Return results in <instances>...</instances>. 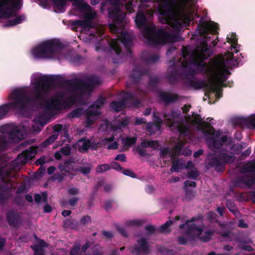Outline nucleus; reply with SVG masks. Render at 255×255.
<instances>
[{"label":"nucleus","mask_w":255,"mask_h":255,"mask_svg":"<svg viewBox=\"0 0 255 255\" xmlns=\"http://www.w3.org/2000/svg\"><path fill=\"white\" fill-rule=\"evenodd\" d=\"M70 153V148L69 146H65L61 148L60 151L55 153V157L57 159H60L62 156V154L64 155H68Z\"/></svg>","instance_id":"obj_20"},{"label":"nucleus","mask_w":255,"mask_h":255,"mask_svg":"<svg viewBox=\"0 0 255 255\" xmlns=\"http://www.w3.org/2000/svg\"><path fill=\"white\" fill-rule=\"evenodd\" d=\"M190 108V107L189 106H185L183 108V112H187V111H188L189 110Z\"/></svg>","instance_id":"obj_59"},{"label":"nucleus","mask_w":255,"mask_h":255,"mask_svg":"<svg viewBox=\"0 0 255 255\" xmlns=\"http://www.w3.org/2000/svg\"><path fill=\"white\" fill-rule=\"evenodd\" d=\"M8 221L10 225H13L14 223V222L12 221L9 216L8 217Z\"/></svg>","instance_id":"obj_64"},{"label":"nucleus","mask_w":255,"mask_h":255,"mask_svg":"<svg viewBox=\"0 0 255 255\" xmlns=\"http://www.w3.org/2000/svg\"><path fill=\"white\" fill-rule=\"evenodd\" d=\"M62 126L60 125H56L54 127V130L56 132L60 131L62 129Z\"/></svg>","instance_id":"obj_49"},{"label":"nucleus","mask_w":255,"mask_h":255,"mask_svg":"<svg viewBox=\"0 0 255 255\" xmlns=\"http://www.w3.org/2000/svg\"><path fill=\"white\" fill-rule=\"evenodd\" d=\"M25 199L27 201H28L29 202H31L33 200V198L31 195H26L25 196Z\"/></svg>","instance_id":"obj_57"},{"label":"nucleus","mask_w":255,"mask_h":255,"mask_svg":"<svg viewBox=\"0 0 255 255\" xmlns=\"http://www.w3.org/2000/svg\"><path fill=\"white\" fill-rule=\"evenodd\" d=\"M79 192V190L78 189L76 188H71L68 190V193L71 195H76Z\"/></svg>","instance_id":"obj_37"},{"label":"nucleus","mask_w":255,"mask_h":255,"mask_svg":"<svg viewBox=\"0 0 255 255\" xmlns=\"http://www.w3.org/2000/svg\"><path fill=\"white\" fill-rule=\"evenodd\" d=\"M187 169L188 177L192 178H195L198 175V172L195 168H194L193 164L191 161H188L186 166Z\"/></svg>","instance_id":"obj_17"},{"label":"nucleus","mask_w":255,"mask_h":255,"mask_svg":"<svg viewBox=\"0 0 255 255\" xmlns=\"http://www.w3.org/2000/svg\"><path fill=\"white\" fill-rule=\"evenodd\" d=\"M179 114L178 112H173L171 115H165V119L170 123L167 125L170 127H175L177 130L181 134L185 135L188 133L189 126L196 125L198 129L203 134V136L209 146L213 150L221 149L219 151L220 153V158L224 162L231 163L234 160V155L238 153L239 146L233 143L232 139L219 131H215L211 126L210 122L213 119H207V122H203L199 115H195L192 117L186 119L188 125L178 124L175 121L178 119Z\"/></svg>","instance_id":"obj_4"},{"label":"nucleus","mask_w":255,"mask_h":255,"mask_svg":"<svg viewBox=\"0 0 255 255\" xmlns=\"http://www.w3.org/2000/svg\"><path fill=\"white\" fill-rule=\"evenodd\" d=\"M78 200V199L77 198H74L70 200L69 202L70 206H71V207H74L76 205Z\"/></svg>","instance_id":"obj_42"},{"label":"nucleus","mask_w":255,"mask_h":255,"mask_svg":"<svg viewBox=\"0 0 255 255\" xmlns=\"http://www.w3.org/2000/svg\"><path fill=\"white\" fill-rule=\"evenodd\" d=\"M22 0H0V17L6 18V26H12L22 22L24 15H17L16 10L22 5Z\"/></svg>","instance_id":"obj_8"},{"label":"nucleus","mask_w":255,"mask_h":255,"mask_svg":"<svg viewBox=\"0 0 255 255\" xmlns=\"http://www.w3.org/2000/svg\"><path fill=\"white\" fill-rule=\"evenodd\" d=\"M194 219L191 221H187L184 225L180 226V228L183 230L184 236L186 239L183 237L178 239V242L181 244H185L188 240H196L200 239L202 241L206 242L210 240L212 232L203 233V227L194 223Z\"/></svg>","instance_id":"obj_9"},{"label":"nucleus","mask_w":255,"mask_h":255,"mask_svg":"<svg viewBox=\"0 0 255 255\" xmlns=\"http://www.w3.org/2000/svg\"><path fill=\"white\" fill-rule=\"evenodd\" d=\"M73 1L74 8L82 12L84 16V20H78L75 22L77 28H81V31L86 30L92 27L89 21L96 16V12L82 0H53L54 11L56 12H63L65 11L68 2Z\"/></svg>","instance_id":"obj_6"},{"label":"nucleus","mask_w":255,"mask_h":255,"mask_svg":"<svg viewBox=\"0 0 255 255\" xmlns=\"http://www.w3.org/2000/svg\"><path fill=\"white\" fill-rule=\"evenodd\" d=\"M242 182L248 186H251L254 183L255 180L250 176L247 175L242 179Z\"/></svg>","instance_id":"obj_26"},{"label":"nucleus","mask_w":255,"mask_h":255,"mask_svg":"<svg viewBox=\"0 0 255 255\" xmlns=\"http://www.w3.org/2000/svg\"><path fill=\"white\" fill-rule=\"evenodd\" d=\"M46 161V160L45 158L44 157H42L39 158V159H38L36 161V163L37 165H42L43 163H44Z\"/></svg>","instance_id":"obj_41"},{"label":"nucleus","mask_w":255,"mask_h":255,"mask_svg":"<svg viewBox=\"0 0 255 255\" xmlns=\"http://www.w3.org/2000/svg\"><path fill=\"white\" fill-rule=\"evenodd\" d=\"M227 207L229 208V209L232 211V212L234 213V214L235 215H237V214H238V212L237 210H236L235 209H232V205L231 204L228 203H227Z\"/></svg>","instance_id":"obj_40"},{"label":"nucleus","mask_w":255,"mask_h":255,"mask_svg":"<svg viewBox=\"0 0 255 255\" xmlns=\"http://www.w3.org/2000/svg\"><path fill=\"white\" fill-rule=\"evenodd\" d=\"M114 137L105 139V145L108 149H115L118 148V144L116 141H114Z\"/></svg>","instance_id":"obj_19"},{"label":"nucleus","mask_w":255,"mask_h":255,"mask_svg":"<svg viewBox=\"0 0 255 255\" xmlns=\"http://www.w3.org/2000/svg\"><path fill=\"white\" fill-rule=\"evenodd\" d=\"M184 144V141L181 138V137H180L172 151H170L166 148L162 149L161 151V158L163 161H166L167 158L171 159L173 165L171 168V171L172 172H177L179 169L183 167L182 163L179 160H177L176 156L181 153V149Z\"/></svg>","instance_id":"obj_10"},{"label":"nucleus","mask_w":255,"mask_h":255,"mask_svg":"<svg viewBox=\"0 0 255 255\" xmlns=\"http://www.w3.org/2000/svg\"><path fill=\"white\" fill-rule=\"evenodd\" d=\"M8 172H7L4 169H0V179H3L6 176H8Z\"/></svg>","instance_id":"obj_35"},{"label":"nucleus","mask_w":255,"mask_h":255,"mask_svg":"<svg viewBox=\"0 0 255 255\" xmlns=\"http://www.w3.org/2000/svg\"><path fill=\"white\" fill-rule=\"evenodd\" d=\"M103 234L105 236H106L107 238H111L113 236L112 233L110 232L105 231L103 232Z\"/></svg>","instance_id":"obj_52"},{"label":"nucleus","mask_w":255,"mask_h":255,"mask_svg":"<svg viewBox=\"0 0 255 255\" xmlns=\"http://www.w3.org/2000/svg\"><path fill=\"white\" fill-rule=\"evenodd\" d=\"M216 216V214L214 213H209L208 217L210 220H213Z\"/></svg>","instance_id":"obj_56"},{"label":"nucleus","mask_w":255,"mask_h":255,"mask_svg":"<svg viewBox=\"0 0 255 255\" xmlns=\"http://www.w3.org/2000/svg\"><path fill=\"white\" fill-rule=\"evenodd\" d=\"M91 146L90 141L88 139H81L78 141L76 145V148L80 151H86Z\"/></svg>","instance_id":"obj_18"},{"label":"nucleus","mask_w":255,"mask_h":255,"mask_svg":"<svg viewBox=\"0 0 255 255\" xmlns=\"http://www.w3.org/2000/svg\"><path fill=\"white\" fill-rule=\"evenodd\" d=\"M115 159L117 160H120L121 161H125L126 160V157L124 154H120L118 155L116 157Z\"/></svg>","instance_id":"obj_39"},{"label":"nucleus","mask_w":255,"mask_h":255,"mask_svg":"<svg viewBox=\"0 0 255 255\" xmlns=\"http://www.w3.org/2000/svg\"><path fill=\"white\" fill-rule=\"evenodd\" d=\"M110 168V166L107 164L100 165L97 168V171L98 172H102L109 170Z\"/></svg>","instance_id":"obj_31"},{"label":"nucleus","mask_w":255,"mask_h":255,"mask_svg":"<svg viewBox=\"0 0 255 255\" xmlns=\"http://www.w3.org/2000/svg\"><path fill=\"white\" fill-rule=\"evenodd\" d=\"M184 184L186 187H194L196 186V183L194 181H187L185 182Z\"/></svg>","instance_id":"obj_38"},{"label":"nucleus","mask_w":255,"mask_h":255,"mask_svg":"<svg viewBox=\"0 0 255 255\" xmlns=\"http://www.w3.org/2000/svg\"><path fill=\"white\" fill-rule=\"evenodd\" d=\"M57 138V135L56 134L52 135L50 136L47 140H46L42 144L43 147H45L50 144L53 142Z\"/></svg>","instance_id":"obj_29"},{"label":"nucleus","mask_w":255,"mask_h":255,"mask_svg":"<svg viewBox=\"0 0 255 255\" xmlns=\"http://www.w3.org/2000/svg\"><path fill=\"white\" fill-rule=\"evenodd\" d=\"M91 168L89 166L84 167L81 169V172L84 174H88L90 172Z\"/></svg>","instance_id":"obj_44"},{"label":"nucleus","mask_w":255,"mask_h":255,"mask_svg":"<svg viewBox=\"0 0 255 255\" xmlns=\"http://www.w3.org/2000/svg\"><path fill=\"white\" fill-rule=\"evenodd\" d=\"M111 168L118 171H121L122 169L121 166L117 162H116L111 163Z\"/></svg>","instance_id":"obj_34"},{"label":"nucleus","mask_w":255,"mask_h":255,"mask_svg":"<svg viewBox=\"0 0 255 255\" xmlns=\"http://www.w3.org/2000/svg\"><path fill=\"white\" fill-rule=\"evenodd\" d=\"M55 170V168L54 167L51 166L48 168L47 172H48V174L50 175V174H52L54 172Z\"/></svg>","instance_id":"obj_51"},{"label":"nucleus","mask_w":255,"mask_h":255,"mask_svg":"<svg viewBox=\"0 0 255 255\" xmlns=\"http://www.w3.org/2000/svg\"><path fill=\"white\" fill-rule=\"evenodd\" d=\"M182 154L186 156L190 155L192 154V151L190 149L186 148L184 150H183Z\"/></svg>","instance_id":"obj_46"},{"label":"nucleus","mask_w":255,"mask_h":255,"mask_svg":"<svg viewBox=\"0 0 255 255\" xmlns=\"http://www.w3.org/2000/svg\"><path fill=\"white\" fill-rule=\"evenodd\" d=\"M53 179H54V180H58L59 181H60L62 180V177H58V176H57V175H54V176H53Z\"/></svg>","instance_id":"obj_63"},{"label":"nucleus","mask_w":255,"mask_h":255,"mask_svg":"<svg viewBox=\"0 0 255 255\" xmlns=\"http://www.w3.org/2000/svg\"><path fill=\"white\" fill-rule=\"evenodd\" d=\"M90 217L89 216H85L82 220V223L85 224L90 221Z\"/></svg>","instance_id":"obj_48"},{"label":"nucleus","mask_w":255,"mask_h":255,"mask_svg":"<svg viewBox=\"0 0 255 255\" xmlns=\"http://www.w3.org/2000/svg\"><path fill=\"white\" fill-rule=\"evenodd\" d=\"M136 142V138L134 137H127L122 139V144L125 147H129L133 145Z\"/></svg>","instance_id":"obj_22"},{"label":"nucleus","mask_w":255,"mask_h":255,"mask_svg":"<svg viewBox=\"0 0 255 255\" xmlns=\"http://www.w3.org/2000/svg\"><path fill=\"white\" fill-rule=\"evenodd\" d=\"M37 147L32 146L23 151L18 156L16 160V163L19 164H25L35 156L37 152Z\"/></svg>","instance_id":"obj_13"},{"label":"nucleus","mask_w":255,"mask_h":255,"mask_svg":"<svg viewBox=\"0 0 255 255\" xmlns=\"http://www.w3.org/2000/svg\"><path fill=\"white\" fill-rule=\"evenodd\" d=\"M113 4V7L109 9L110 17L112 19L113 22L109 24L110 28L112 32L116 33L117 38L112 39L110 42L111 48L117 54L121 52L120 44L122 43L125 47L129 46L131 42V35L125 29L127 19L125 14L120 9V5L125 4L127 10L131 13L133 11L132 0H110Z\"/></svg>","instance_id":"obj_5"},{"label":"nucleus","mask_w":255,"mask_h":255,"mask_svg":"<svg viewBox=\"0 0 255 255\" xmlns=\"http://www.w3.org/2000/svg\"><path fill=\"white\" fill-rule=\"evenodd\" d=\"M145 123V120L143 118H136L135 119V124L136 125H141L143 123Z\"/></svg>","instance_id":"obj_43"},{"label":"nucleus","mask_w":255,"mask_h":255,"mask_svg":"<svg viewBox=\"0 0 255 255\" xmlns=\"http://www.w3.org/2000/svg\"><path fill=\"white\" fill-rule=\"evenodd\" d=\"M48 0H40V4L44 7H46V6L47 4Z\"/></svg>","instance_id":"obj_55"},{"label":"nucleus","mask_w":255,"mask_h":255,"mask_svg":"<svg viewBox=\"0 0 255 255\" xmlns=\"http://www.w3.org/2000/svg\"><path fill=\"white\" fill-rule=\"evenodd\" d=\"M47 195L45 193H42L41 194H36L34 196L35 201L39 203L41 201L45 202L46 200Z\"/></svg>","instance_id":"obj_27"},{"label":"nucleus","mask_w":255,"mask_h":255,"mask_svg":"<svg viewBox=\"0 0 255 255\" xmlns=\"http://www.w3.org/2000/svg\"><path fill=\"white\" fill-rule=\"evenodd\" d=\"M100 2V0H91V3L94 5L98 4Z\"/></svg>","instance_id":"obj_60"},{"label":"nucleus","mask_w":255,"mask_h":255,"mask_svg":"<svg viewBox=\"0 0 255 255\" xmlns=\"http://www.w3.org/2000/svg\"><path fill=\"white\" fill-rule=\"evenodd\" d=\"M202 153H203V151L202 150H199L198 151L195 152L194 153V156L195 157H197L199 156L200 155H201V154H202Z\"/></svg>","instance_id":"obj_54"},{"label":"nucleus","mask_w":255,"mask_h":255,"mask_svg":"<svg viewBox=\"0 0 255 255\" xmlns=\"http://www.w3.org/2000/svg\"><path fill=\"white\" fill-rule=\"evenodd\" d=\"M124 174L130 176L134 177V173L130 170H125L123 171Z\"/></svg>","instance_id":"obj_45"},{"label":"nucleus","mask_w":255,"mask_h":255,"mask_svg":"<svg viewBox=\"0 0 255 255\" xmlns=\"http://www.w3.org/2000/svg\"><path fill=\"white\" fill-rule=\"evenodd\" d=\"M71 214V211L70 210H65L62 212V215L66 217L69 216Z\"/></svg>","instance_id":"obj_53"},{"label":"nucleus","mask_w":255,"mask_h":255,"mask_svg":"<svg viewBox=\"0 0 255 255\" xmlns=\"http://www.w3.org/2000/svg\"><path fill=\"white\" fill-rule=\"evenodd\" d=\"M104 101L105 99L104 98H99L95 104L90 107L87 113L86 123L88 126L97 119L100 113L98 108L104 104Z\"/></svg>","instance_id":"obj_12"},{"label":"nucleus","mask_w":255,"mask_h":255,"mask_svg":"<svg viewBox=\"0 0 255 255\" xmlns=\"http://www.w3.org/2000/svg\"><path fill=\"white\" fill-rule=\"evenodd\" d=\"M137 247H134L131 249L132 253L136 254L140 253H146L148 252V246L146 240L141 238L137 240Z\"/></svg>","instance_id":"obj_14"},{"label":"nucleus","mask_w":255,"mask_h":255,"mask_svg":"<svg viewBox=\"0 0 255 255\" xmlns=\"http://www.w3.org/2000/svg\"><path fill=\"white\" fill-rule=\"evenodd\" d=\"M57 138V135L56 134L52 135L50 136L47 140H46L42 144L43 147H45L50 144L53 142Z\"/></svg>","instance_id":"obj_28"},{"label":"nucleus","mask_w":255,"mask_h":255,"mask_svg":"<svg viewBox=\"0 0 255 255\" xmlns=\"http://www.w3.org/2000/svg\"><path fill=\"white\" fill-rule=\"evenodd\" d=\"M128 121H129V118H127L125 120H124V121L120 123L118 127H112V128L114 130H117V128H118L119 127H121L126 126L127 124H128Z\"/></svg>","instance_id":"obj_33"},{"label":"nucleus","mask_w":255,"mask_h":255,"mask_svg":"<svg viewBox=\"0 0 255 255\" xmlns=\"http://www.w3.org/2000/svg\"><path fill=\"white\" fill-rule=\"evenodd\" d=\"M173 224L171 221H168L166 223L162 225L160 227V231L164 233H167L170 231V227Z\"/></svg>","instance_id":"obj_25"},{"label":"nucleus","mask_w":255,"mask_h":255,"mask_svg":"<svg viewBox=\"0 0 255 255\" xmlns=\"http://www.w3.org/2000/svg\"><path fill=\"white\" fill-rule=\"evenodd\" d=\"M141 146L144 148L151 147L156 148L158 146V143L155 141L143 140L141 143Z\"/></svg>","instance_id":"obj_23"},{"label":"nucleus","mask_w":255,"mask_h":255,"mask_svg":"<svg viewBox=\"0 0 255 255\" xmlns=\"http://www.w3.org/2000/svg\"><path fill=\"white\" fill-rule=\"evenodd\" d=\"M125 106L124 102H113L111 104V108L116 111H120L122 110Z\"/></svg>","instance_id":"obj_24"},{"label":"nucleus","mask_w":255,"mask_h":255,"mask_svg":"<svg viewBox=\"0 0 255 255\" xmlns=\"http://www.w3.org/2000/svg\"><path fill=\"white\" fill-rule=\"evenodd\" d=\"M223 211H224V209L220 208V207L218 208L217 209V211L220 214V215H223Z\"/></svg>","instance_id":"obj_62"},{"label":"nucleus","mask_w":255,"mask_h":255,"mask_svg":"<svg viewBox=\"0 0 255 255\" xmlns=\"http://www.w3.org/2000/svg\"><path fill=\"white\" fill-rule=\"evenodd\" d=\"M5 241L2 238H0V249L4 245Z\"/></svg>","instance_id":"obj_61"},{"label":"nucleus","mask_w":255,"mask_h":255,"mask_svg":"<svg viewBox=\"0 0 255 255\" xmlns=\"http://www.w3.org/2000/svg\"><path fill=\"white\" fill-rule=\"evenodd\" d=\"M151 109L150 108H147L144 111V115H148L151 113Z\"/></svg>","instance_id":"obj_58"},{"label":"nucleus","mask_w":255,"mask_h":255,"mask_svg":"<svg viewBox=\"0 0 255 255\" xmlns=\"http://www.w3.org/2000/svg\"><path fill=\"white\" fill-rule=\"evenodd\" d=\"M158 3V18L162 23L169 26V31L155 30L152 25H146V16H151L153 10L143 9L141 6L136 14L135 22L139 28H143V35L150 44H164L175 40V36L183 27L189 24L193 19L194 9L187 4L188 0H155Z\"/></svg>","instance_id":"obj_3"},{"label":"nucleus","mask_w":255,"mask_h":255,"mask_svg":"<svg viewBox=\"0 0 255 255\" xmlns=\"http://www.w3.org/2000/svg\"><path fill=\"white\" fill-rule=\"evenodd\" d=\"M217 28V23L202 19L198 25L196 32L203 37L202 42L191 54L189 55L186 49L183 50V56L179 61V63L182 67L194 64L204 72L206 80L202 82V86L206 90L205 96L209 99V103H215V98L217 99L221 97L220 88L224 85V82L229 74L228 69L234 65L236 61L233 57V53L239 51L236 35L233 33H230L227 35V42L231 45V50H234L229 52L227 55L218 56L206 64L204 60L210 54L207 43L212 36L216 34Z\"/></svg>","instance_id":"obj_2"},{"label":"nucleus","mask_w":255,"mask_h":255,"mask_svg":"<svg viewBox=\"0 0 255 255\" xmlns=\"http://www.w3.org/2000/svg\"><path fill=\"white\" fill-rule=\"evenodd\" d=\"M35 245L32 248L35 252V255H42L43 249L42 248L46 246V244L43 241L38 239L37 238L35 237Z\"/></svg>","instance_id":"obj_16"},{"label":"nucleus","mask_w":255,"mask_h":255,"mask_svg":"<svg viewBox=\"0 0 255 255\" xmlns=\"http://www.w3.org/2000/svg\"><path fill=\"white\" fill-rule=\"evenodd\" d=\"M27 132V127H15L13 124H7L0 127V133L7 134L14 141L24 138Z\"/></svg>","instance_id":"obj_11"},{"label":"nucleus","mask_w":255,"mask_h":255,"mask_svg":"<svg viewBox=\"0 0 255 255\" xmlns=\"http://www.w3.org/2000/svg\"><path fill=\"white\" fill-rule=\"evenodd\" d=\"M61 48L59 40L50 39L42 41L33 47L31 49L30 54L35 59L60 60L63 57Z\"/></svg>","instance_id":"obj_7"},{"label":"nucleus","mask_w":255,"mask_h":255,"mask_svg":"<svg viewBox=\"0 0 255 255\" xmlns=\"http://www.w3.org/2000/svg\"><path fill=\"white\" fill-rule=\"evenodd\" d=\"M250 171H255V160L252 162L247 163L242 167V172H246Z\"/></svg>","instance_id":"obj_21"},{"label":"nucleus","mask_w":255,"mask_h":255,"mask_svg":"<svg viewBox=\"0 0 255 255\" xmlns=\"http://www.w3.org/2000/svg\"><path fill=\"white\" fill-rule=\"evenodd\" d=\"M80 245L77 244L71 252V255H80Z\"/></svg>","instance_id":"obj_32"},{"label":"nucleus","mask_w":255,"mask_h":255,"mask_svg":"<svg viewBox=\"0 0 255 255\" xmlns=\"http://www.w3.org/2000/svg\"><path fill=\"white\" fill-rule=\"evenodd\" d=\"M238 226L241 228H246L247 227V225L243 220H240L239 221Z\"/></svg>","instance_id":"obj_47"},{"label":"nucleus","mask_w":255,"mask_h":255,"mask_svg":"<svg viewBox=\"0 0 255 255\" xmlns=\"http://www.w3.org/2000/svg\"><path fill=\"white\" fill-rule=\"evenodd\" d=\"M82 110L80 109H77L74 111L71 114L72 117H75L80 116L81 114Z\"/></svg>","instance_id":"obj_36"},{"label":"nucleus","mask_w":255,"mask_h":255,"mask_svg":"<svg viewBox=\"0 0 255 255\" xmlns=\"http://www.w3.org/2000/svg\"><path fill=\"white\" fill-rule=\"evenodd\" d=\"M44 210L45 212L48 213L51 211L52 208L49 205H47L44 206Z\"/></svg>","instance_id":"obj_50"},{"label":"nucleus","mask_w":255,"mask_h":255,"mask_svg":"<svg viewBox=\"0 0 255 255\" xmlns=\"http://www.w3.org/2000/svg\"><path fill=\"white\" fill-rule=\"evenodd\" d=\"M143 220L141 219L131 220L127 223L128 226H139L143 224Z\"/></svg>","instance_id":"obj_30"},{"label":"nucleus","mask_w":255,"mask_h":255,"mask_svg":"<svg viewBox=\"0 0 255 255\" xmlns=\"http://www.w3.org/2000/svg\"><path fill=\"white\" fill-rule=\"evenodd\" d=\"M154 121L155 125L152 123H148L146 125V128L148 131L151 133H153L159 129L161 125L162 124V122L160 118L156 117L155 115H154Z\"/></svg>","instance_id":"obj_15"},{"label":"nucleus","mask_w":255,"mask_h":255,"mask_svg":"<svg viewBox=\"0 0 255 255\" xmlns=\"http://www.w3.org/2000/svg\"><path fill=\"white\" fill-rule=\"evenodd\" d=\"M45 76L38 73L31 77L30 85L32 96L30 95L26 87H13L9 92L8 99L10 102L0 106V120L10 109L24 110L36 105L44 112L37 115L33 121L31 130L38 132L48 121V116L55 114L63 109L71 107L76 101H82L90 95L94 87L91 83L72 85L68 91L60 92L44 100L48 87Z\"/></svg>","instance_id":"obj_1"}]
</instances>
